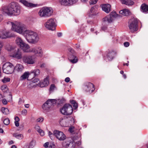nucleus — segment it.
<instances>
[{
	"label": "nucleus",
	"instance_id": "1",
	"mask_svg": "<svg viewBox=\"0 0 148 148\" xmlns=\"http://www.w3.org/2000/svg\"><path fill=\"white\" fill-rule=\"evenodd\" d=\"M12 31L24 36L27 41L32 44H36L39 38L37 33L34 31L27 29V26L19 21L10 22Z\"/></svg>",
	"mask_w": 148,
	"mask_h": 148
},
{
	"label": "nucleus",
	"instance_id": "2",
	"mask_svg": "<svg viewBox=\"0 0 148 148\" xmlns=\"http://www.w3.org/2000/svg\"><path fill=\"white\" fill-rule=\"evenodd\" d=\"M3 11L9 16H17L20 13L21 8L18 3L13 2L8 6L5 7Z\"/></svg>",
	"mask_w": 148,
	"mask_h": 148
},
{
	"label": "nucleus",
	"instance_id": "3",
	"mask_svg": "<svg viewBox=\"0 0 148 148\" xmlns=\"http://www.w3.org/2000/svg\"><path fill=\"white\" fill-rule=\"evenodd\" d=\"M53 12V10L51 8L45 7L40 10L38 14L41 17H46L50 16Z\"/></svg>",
	"mask_w": 148,
	"mask_h": 148
},
{
	"label": "nucleus",
	"instance_id": "4",
	"mask_svg": "<svg viewBox=\"0 0 148 148\" xmlns=\"http://www.w3.org/2000/svg\"><path fill=\"white\" fill-rule=\"evenodd\" d=\"M44 26L47 29L54 31L56 29L57 26V22L56 20L53 18H51L48 19L45 23Z\"/></svg>",
	"mask_w": 148,
	"mask_h": 148
},
{
	"label": "nucleus",
	"instance_id": "5",
	"mask_svg": "<svg viewBox=\"0 0 148 148\" xmlns=\"http://www.w3.org/2000/svg\"><path fill=\"white\" fill-rule=\"evenodd\" d=\"M3 72L6 74L12 73L14 71V66L12 64L9 62H6L3 65Z\"/></svg>",
	"mask_w": 148,
	"mask_h": 148
},
{
	"label": "nucleus",
	"instance_id": "6",
	"mask_svg": "<svg viewBox=\"0 0 148 148\" xmlns=\"http://www.w3.org/2000/svg\"><path fill=\"white\" fill-rule=\"evenodd\" d=\"M73 111L72 107L69 104H65L60 109V112L64 115H70L72 113Z\"/></svg>",
	"mask_w": 148,
	"mask_h": 148
},
{
	"label": "nucleus",
	"instance_id": "7",
	"mask_svg": "<svg viewBox=\"0 0 148 148\" xmlns=\"http://www.w3.org/2000/svg\"><path fill=\"white\" fill-rule=\"evenodd\" d=\"M128 26L131 32L134 33L138 29L137 19L135 18L131 19L129 22Z\"/></svg>",
	"mask_w": 148,
	"mask_h": 148
},
{
	"label": "nucleus",
	"instance_id": "8",
	"mask_svg": "<svg viewBox=\"0 0 148 148\" xmlns=\"http://www.w3.org/2000/svg\"><path fill=\"white\" fill-rule=\"evenodd\" d=\"M120 15L117 14L115 12L112 11L109 15L103 18V21L105 22L111 23L116 18L120 17Z\"/></svg>",
	"mask_w": 148,
	"mask_h": 148
},
{
	"label": "nucleus",
	"instance_id": "9",
	"mask_svg": "<svg viewBox=\"0 0 148 148\" xmlns=\"http://www.w3.org/2000/svg\"><path fill=\"white\" fill-rule=\"evenodd\" d=\"M56 100L54 99H49L42 106L43 110L46 112L48 111L50 109L52 106L55 104Z\"/></svg>",
	"mask_w": 148,
	"mask_h": 148
},
{
	"label": "nucleus",
	"instance_id": "10",
	"mask_svg": "<svg viewBox=\"0 0 148 148\" xmlns=\"http://www.w3.org/2000/svg\"><path fill=\"white\" fill-rule=\"evenodd\" d=\"M68 50L70 52L69 58V61L73 63H76L77 62V59L75 56L74 51L71 48H69Z\"/></svg>",
	"mask_w": 148,
	"mask_h": 148
},
{
	"label": "nucleus",
	"instance_id": "11",
	"mask_svg": "<svg viewBox=\"0 0 148 148\" xmlns=\"http://www.w3.org/2000/svg\"><path fill=\"white\" fill-rule=\"evenodd\" d=\"M23 62L25 64H32L35 63V60L32 56H25L22 57Z\"/></svg>",
	"mask_w": 148,
	"mask_h": 148
},
{
	"label": "nucleus",
	"instance_id": "12",
	"mask_svg": "<svg viewBox=\"0 0 148 148\" xmlns=\"http://www.w3.org/2000/svg\"><path fill=\"white\" fill-rule=\"evenodd\" d=\"M55 136L60 141H63L66 138V136L64 133L61 131L55 130L54 131Z\"/></svg>",
	"mask_w": 148,
	"mask_h": 148
},
{
	"label": "nucleus",
	"instance_id": "13",
	"mask_svg": "<svg viewBox=\"0 0 148 148\" xmlns=\"http://www.w3.org/2000/svg\"><path fill=\"white\" fill-rule=\"evenodd\" d=\"M95 89L94 85L89 82L86 83L83 87V89L85 91L90 93L93 92Z\"/></svg>",
	"mask_w": 148,
	"mask_h": 148
},
{
	"label": "nucleus",
	"instance_id": "14",
	"mask_svg": "<svg viewBox=\"0 0 148 148\" xmlns=\"http://www.w3.org/2000/svg\"><path fill=\"white\" fill-rule=\"evenodd\" d=\"M78 0H59L60 4L63 6L72 5L77 3Z\"/></svg>",
	"mask_w": 148,
	"mask_h": 148
},
{
	"label": "nucleus",
	"instance_id": "15",
	"mask_svg": "<svg viewBox=\"0 0 148 148\" xmlns=\"http://www.w3.org/2000/svg\"><path fill=\"white\" fill-rule=\"evenodd\" d=\"M31 51V52L33 53L40 57H42L43 55L42 48L39 46H36L32 48Z\"/></svg>",
	"mask_w": 148,
	"mask_h": 148
},
{
	"label": "nucleus",
	"instance_id": "16",
	"mask_svg": "<svg viewBox=\"0 0 148 148\" xmlns=\"http://www.w3.org/2000/svg\"><path fill=\"white\" fill-rule=\"evenodd\" d=\"M10 56L12 57L17 59H20L22 58L21 52L18 49L17 50L13 51L12 53H11Z\"/></svg>",
	"mask_w": 148,
	"mask_h": 148
},
{
	"label": "nucleus",
	"instance_id": "17",
	"mask_svg": "<svg viewBox=\"0 0 148 148\" xmlns=\"http://www.w3.org/2000/svg\"><path fill=\"white\" fill-rule=\"evenodd\" d=\"M67 118L64 117L60 119L59 120V123L62 127H69L68 122Z\"/></svg>",
	"mask_w": 148,
	"mask_h": 148
},
{
	"label": "nucleus",
	"instance_id": "18",
	"mask_svg": "<svg viewBox=\"0 0 148 148\" xmlns=\"http://www.w3.org/2000/svg\"><path fill=\"white\" fill-rule=\"evenodd\" d=\"M19 2L22 3L24 5L27 7L30 8L35 7L37 6V5L29 3L25 0H20Z\"/></svg>",
	"mask_w": 148,
	"mask_h": 148
},
{
	"label": "nucleus",
	"instance_id": "19",
	"mask_svg": "<svg viewBox=\"0 0 148 148\" xmlns=\"http://www.w3.org/2000/svg\"><path fill=\"white\" fill-rule=\"evenodd\" d=\"M20 47L24 52L31 53V49H30L29 46L25 42Z\"/></svg>",
	"mask_w": 148,
	"mask_h": 148
},
{
	"label": "nucleus",
	"instance_id": "20",
	"mask_svg": "<svg viewBox=\"0 0 148 148\" xmlns=\"http://www.w3.org/2000/svg\"><path fill=\"white\" fill-rule=\"evenodd\" d=\"M49 78L47 77L45 78L42 81L40 82L38 85L41 87H43L48 86L49 84Z\"/></svg>",
	"mask_w": 148,
	"mask_h": 148
},
{
	"label": "nucleus",
	"instance_id": "21",
	"mask_svg": "<svg viewBox=\"0 0 148 148\" xmlns=\"http://www.w3.org/2000/svg\"><path fill=\"white\" fill-rule=\"evenodd\" d=\"M10 32L3 30L0 31V38L2 39H5L10 38L11 36L9 34Z\"/></svg>",
	"mask_w": 148,
	"mask_h": 148
},
{
	"label": "nucleus",
	"instance_id": "22",
	"mask_svg": "<svg viewBox=\"0 0 148 148\" xmlns=\"http://www.w3.org/2000/svg\"><path fill=\"white\" fill-rule=\"evenodd\" d=\"M102 10L106 13L111 11V6L109 4H103L101 5Z\"/></svg>",
	"mask_w": 148,
	"mask_h": 148
},
{
	"label": "nucleus",
	"instance_id": "23",
	"mask_svg": "<svg viewBox=\"0 0 148 148\" xmlns=\"http://www.w3.org/2000/svg\"><path fill=\"white\" fill-rule=\"evenodd\" d=\"M24 67L22 65L18 64H16L15 67H14V70L17 72H21L24 69Z\"/></svg>",
	"mask_w": 148,
	"mask_h": 148
},
{
	"label": "nucleus",
	"instance_id": "24",
	"mask_svg": "<svg viewBox=\"0 0 148 148\" xmlns=\"http://www.w3.org/2000/svg\"><path fill=\"white\" fill-rule=\"evenodd\" d=\"M98 7V6L95 5L91 8L90 11V14L92 16L96 15L97 14V11Z\"/></svg>",
	"mask_w": 148,
	"mask_h": 148
},
{
	"label": "nucleus",
	"instance_id": "25",
	"mask_svg": "<svg viewBox=\"0 0 148 148\" xmlns=\"http://www.w3.org/2000/svg\"><path fill=\"white\" fill-rule=\"evenodd\" d=\"M115 54V53L113 51L109 52L107 55V58L108 60H112L114 58Z\"/></svg>",
	"mask_w": 148,
	"mask_h": 148
},
{
	"label": "nucleus",
	"instance_id": "26",
	"mask_svg": "<svg viewBox=\"0 0 148 148\" xmlns=\"http://www.w3.org/2000/svg\"><path fill=\"white\" fill-rule=\"evenodd\" d=\"M15 42L16 44L19 47L24 42L22 38L19 37H18L16 38Z\"/></svg>",
	"mask_w": 148,
	"mask_h": 148
},
{
	"label": "nucleus",
	"instance_id": "27",
	"mask_svg": "<svg viewBox=\"0 0 148 148\" xmlns=\"http://www.w3.org/2000/svg\"><path fill=\"white\" fill-rule=\"evenodd\" d=\"M29 75H30V74L29 72H25L20 77V79L21 81L25 80L26 79H28Z\"/></svg>",
	"mask_w": 148,
	"mask_h": 148
},
{
	"label": "nucleus",
	"instance_id": "28",
	"mask_svg": "<svg viewBox=\"0 0 148 148\" xmlns=\"http://www.w3.org/2000/svg\"><path fill=\"white\" fill-rule=\"evenodd\" d=\"M123 4L128 5H132L134 4V2L131 0H120Z\"/></svg>",
	"mask_w": 148,
	"mask_h": 148
},
{
	"label": "nucleus",
	"instance_id": "29",
	"mask_svg": "<svg viewBox=\"0 0 148 148\" xmlns=\"http://www.w3.org/2000/svg\"><path fill=\"white\" fill-rule=\"evenodd\" d=\"M119 13L123 15L127 16L130 14V12L129 10L124 9L120 11Z\"/></svg>",
	"mask_w": 148,
	"mask_h": 148
},
{
	"label": "nucleus",
	"instance_id": "30",
	"mask_svg": "<svg viewBox=\"0 0 148 148\" xmlns=\"http://www.w3.org/2000/svg\"><path fill=\"white\" fill-rule=\"evenodd\" d=\"M30 75L31 74H34V77H35L38 75L40 73V71L39 69H35L31 70L29 72Z\"/></svg>",
	"mask_w": 148,
	"mask_h": 148
},
{
	"label": "nucleus",
	"instance_id": "31",
	"mask_svg": "<svg viewBox=\"0 0 148 148\" xmlns=\"http://www.w3.org/2000/svg\"><path fill=\"white\" fill-rule=\"evenodd\" d=\"M141 10L143 12H147L148 11V5L145 3L143 4L141 6Z\"/></svg>",
	"mask_w": 148,
	"mask_h": 148
},
{
	"label": "nucleus",
	"instance_id": "32",
	"mask_svg": "<svg viewBox=\"0 0 148 148\" xmlns=\"http://www.w3.org/2000/svg\"><path fill=\"white\" fill-rule=\"evenodd\" d=\"M68 122L69 127L73 125L75 123V121L74 118L72 116H70L67 118Z\"/></svg>",
	"mask_w": 148,
	"mask_h": 148
},
{
	"label": "nucleus",
	"instance_id": "33",
	"mask_svg": "<svg viewBox=\"0 0 148 148\" xmlns=\"http://www.w3.org/2000/svg\"><path fill=\"white\" fill-rule=\"evenodd\" d=\"M38 84H35V83H34L31 81L30 82L29 84L28 85L27 87L29 89H32L33 88L36 87L37 86H38Z\"/></svg>",
	"mask_w": 148,
	"mask_h": 148
},
{
	"label": "nucleus",
	"instance_id": "34",
	"mask_svg": "<svg viewBox=\"0 0 148 148\" xmlns=\"http://www.w3.org/2000/svg\"><path fill=\"white\" fill-rule=\"evenodd\" d=\"M71 140V141L69 143H67L66 145L69 148H75V143L73 142V140Z\"/></svg>",
	"mask_w": 148,
	"mask_h": 148
},
{
	"label": "nucleus",
	"instance_id": "35",
	"mask_svg": "<svg viewBox=\"0 0 148 148\" xmlns=\"http://www.w3.org/2000/svg\"><path fill=\"white\" fill-rule=\"evenodd\" d=\"M36 129L37 132L40 133L41 136H43L45 135L44 132L42 130L40 129V127L39 126H37L36 127Z\"/></svg>",
	"mask_w": 148,
	"mask_h": 148
},
{
	"label": "nucleus",
	"instance_id": "36",
	"mask_svg": "<svg viewBox=\"0 0 148 148\" xmlns=\"http://www.w3.org/2000/svg\"><path fill=\"white\" fill-rule=\"evenodd\" d=\"M2 112L4 114L7 115L9 114V110L7 108L2 107L1 109Z\"/></svg>",
	"mask_w": 148,
	"mask_h": 148
},
{
	"label": "nucleus",
	"instance_id": "37",
	"mask_svg": "<svg viewBox=\"0 0 148 148\" xmlns=\"http://www.w3.org/2000/svg\"><path fill=\"white\" fill-rule=\"evenodd\" d=\"M70 102L73 106L74 109H76L78 107V104L76 101L74 100H72L70 101Z\"/></svg>",
	"mask_w": 148,
	"mask_h": 148
},
{
	"label": "nucleus",
	"instance_id": "38",
	"mask_svg": "<svg viewBox=\"0 0 148 148\" xmlns=\"http://www.w3.org/2000/svg\"><path fill=\"white\" fill-rule=\"evenodd\" d=\"M14 136L16 138L19 140H21L23 138V135L22 134H14Z\"/></svg>",
	"mask_w": 148,
	"mask_h": 148
},
{
	"label": "nucleus",
	"instance_id": "39",
	"mask_svg": "<svg viewBox=\"0 0 148 148\" xmlns=\"http://www.w3.org/2000/svg\"><path fill=\"white\" fill-rule=\"evenodd\" d=\"M1 89L3 92H5L8 90V88L6 85H4L1 86Z\"/></svg>",
	"mask_w": 148,
	"mask_h": 148
},
{
	"label": "nucleus",
	"instance_id": "40",
	"mask_svg": "<svg viewBox=\"0 0 148 148\" xmlns=\"http://www.w3.org/2000/svg\"><path fill=\"white\" fill-rule=\"evenodd\" d=\"M68 131L71 133H73L74 132L75 128L74 126H69Z\"/></svg>",
	"mask_w": 148,
	"mask_h": 148
},
{
	"label": "nucleus",
	"instance_id": "41",
	"mask_svg": "<svg viewBox=\"0 0 148 148\" xmlns=\"http://www.w3.org/2000/svg\"><path fill=\"white\" fill-rule=\"evenodd\" d=\"M10 122V121L9 119L8 118H7L5 119L3 121V123L4 124L6 125H8Z\"/></svg>",
	"mask_w": 148,
	"mask_h": 148
},
{
	"label": "nucleus",
	"instance_id": "42",
	"mask_svg": "<svg viewBox=\"0 0 148 148\" xmlns=\"http://www.w3.org/2000/svg\"><path fill=\"white\" fill-rule=\"evenodd\" d=\"M48 135L50 138L52 140H53L54 139V131L53 132V134H52L51 132L49 131L48 132Z\"/></svg>",
	"mask_w": 148,
	"mask_h": 148
},
{
	"label": "nucleus",
	"instance_id": "43",
	"mask_svg": "<svg viewBox=\"0 0 148 148\" xmlns=\"http://www.w3.org/2000/svg\"><path fill=\"white\" fill-rule=\"evenodd\" d=\"M10 79L7 77H4L2 80V81L4 83L9 82L10 81Z\"/></svg>",
	"mask_w": 148,
	"mask_h": 148
},
{
	"label": "nucleus",
	"instance_id": "44",
	"mask_svg": "<svg viewBox=\"0 0 148 148\" xmlns=\"http://www.w3.org/2000/svg\"><path fill=\"white\" fill-rule=\"evenodd\" d=\"M39 80L38 78H36L34 79H32L31 81V82H33L34 83H35V84H38Z\"/></svg>",
	"mask_w": 148,
	"mask_h": 148
},
{
	"label": "nucleus",
	"instance_id": "45",
	"mask_svg": "<svg viewBox=\"0 0 148 148\" xmlns=\"http://www.w3.org/2000/svg\"><path fill=\"white\" fill-rule=\"evenodd\" d=\"M6 48V49L8 51H14L13 47L10 45H9Z\"/></svg>",
	"mask_w": 148,
	"mask_h": 148
},
{
	"label": "nucleus",
	"instance_id": "46",
	"mask_svg": "<svg viewBox=\"0 0 148 148\" xmlns=\"http://www.w3.org/2000/svg\"><path fill=\"white\" fill-rule=\"evenodd\" d=\"M55 88H56V87L54 84H51V85L50 88V89H49L50 91V92L53 91V90L55 89Z\"/></svg>",
	"mask_w": 148,
	"mask_h": 148
},
{
	"label": "nucleus",
	"instance_id": "47",
	"mask_svg": "<svg viewBox=\"0 0 148 148\" xmlns=\"http://www.w3.org/2000/svg\"><path fill=\"white\" fill-rule=\"evenodd\" d=\"M98 1V0H91L90 2V4H96Z\"/></svg>",
	"mask_w": 148,
	"mask_h": 148
},
{
	"label": "nucleus",
	"instance_id": "48",
	"mask_svg": "<svg viewBox=\"0 0 148 148\" xmlns=\"http://www.w3.org/2000/svg\"><path fill=\"white\" fill-rule=\"evenodd\" d=\"M27 111L26 109L23 110L22 111V114L24 115H26L27 114Z\"/></svg>",
	"mask_w": 148,
	"mask_h": 148
},
{
	"label": "nucleus",
	"instance_id": "49",
	"mask_svg": "<svg viewBox=\"0 0 148 148\" xmlns=\"http://www.w3.org/2000/svg\"><path fill=\"white\" fill-rule=\"evenodd\" d=\"M49 142H47L45 143L44 144V146L45 148H47L49 147Z\"/></svg>",
	"mask_w": 148,
	"mask_h": 148
},
{
	"label": "nucleus",
	"instance_id": "50",
	"mask_svg": "<svg viewBox=\"0 0 148 148\" xmlns=\"http://www.w3.org/2000/svg\"><path fill=\"white\" fill-rule=\"evenodd\" d=\"M43 121V119L42 117L40 118L37 120V121L38 122H41Z\"/></svg>",
	"mask_w": 148,
	"mask_h": 148
},
{
	"label": "nucleus",
	"instance_id": "51",
	"mask_svg": "<svg viewBox=\"0 0 148 148\" xmlns=\"http://www.w3.org/2000/svg\"><path fill=\"white\" fill-rule=\"evenodd\" d=\"M2 102L3 104L6 105L7 104L8 102L5 99H3L2 100Z\"/></svg>",
	"mask_w": 148,
	"mask_h": 148
},
{
	"label": "nucleus",
	"instance_id": "52",
	"mask_svg": "<svg viewBox=\"0 0 148 148\" xmlns=\"http://www.w3.org/2000/svg\"><path fill=\"white\" fill-rule=\"evenodd\" d=\"M130 45V43L128 42H125L124 43V45L125 47H128Z\"/></svg>",
	"mask_w": 148,
	"mask_h": 148
},
{
	"label": "nucleus",
	"instance_id": "53",
	"mask_svg": "<svg viewBox=\"0 0 148 148\" xmlns=\"http://www.w3.org/2000/svg\"><path fill=\"white\" fill-rule=\"evenodd\" d=\"M14 120L15 121L14 122H19L20 121V119L19 118L16 116L15 117Z\"/></svg>",
	"mask_w": 148,
	"mask_h": 148
},
{
	"label": "nucleus",
	"instance_id": "54",
	"mask_svg": "<svg viewBox=\"0 0 148 148\" xmlns=\"http://www.w3.org/2000/svg\"><path fill=\"white\" fill-rule=\"evenodd\" d=\"M55 146V145L54 143H52L50 145L49 144V148H52V147L54 148Z\"/></svg>",
	"mask_w": 148,
	"mask_h": 148
},
{
	"label": "nucleus",
	"instance_id": "55",
	"mask_svg": "<svg viewBox=\"0 0 148 148\" xmlns=\"http://www.w3.org/2000/svg\"><path fill=\"white\" fill-rule=\"evenodd\" d=\"M70 79L69 77H66L65 79V81L66 82H69Z\"/></svg>",
	"mask_w": 148,
	"mask_h": 148
},
{
	"label": "nucleus",
	"instance_id": "56",
	"mask_svg": "<svg viewBox=\"0 0 148 148\" xmlns=\"http://www.w3.org/2000/svg\"><path fill=\"white\" fill-rule=\"evenodd\" d=\"M14 124L16 127H18L19 125V123L18 122H14Z\"/></svg>",
	"mask_w": 148,
	"mask_h": 148
},
{
	"label": "nucleus",
	"instance_id": "57",
	"mask_svg": "<svg viewBox=\"0 0 148 148\" xmlns=\"http://www.w3.org/2000/svg\"><path fill=\"white\" fill-rule=\"evenodd\" d=\"M3 19V17L2 14H0V22L2 21Z\"/></svg>",
	"mask_w": 148,
	"mask_h": 148
},
{
	"label": "nucleus",
	"instance_id": "58",
	"mask_svg": "<svg viewBox=\"0 0 148 148\" xmlns=\"http://www.w3.org/2000/svg\"><path fill=\"white\" fill-rule=\"evenodd\" d=\"M81 144V143L80 141H78L76 143V145L77 146H79Z\"/></svg>",
	"mask_w": 148,
	"mask_h": 148
},
{
	"label": "nucleus",
	"instance_id": "59",
	"mask_svg": "<svg viewBox=\"0 0 148 148\" xmlns=\"http://www.w3.org/2000/svg\"><path fill=\"white\" fill-rule=\"evenodd\" d=\"M22 99L21 98H19V101H18V104L19 105H20V104H21V103H22Z\"/></svg>",
	"mask_w": 148,
	"mask_h": 148
},
{
	"label": "nucleus",
	"instance_id": "60",
	"mask_svg": "<svg viewBox=\"0 0 148 148\" xmlns=\"http://www.w3.org/2000/svg\"><path fill=\"white\" fill-rule=\"evenodd\" d=\"M106 29L107 27L106 26L102 27H101V29L103 31H105L106 30Z\"/></svg>",
	"mask_w": 148,
	"mask_h": 148
},
{
	"label": "nucleus",
	"instance_id": "61",
	"mask_svg": "<svg viewBox=\"0 0 148 148\" xmlns=\"http://www.w3.org/2000/svg\"><path fill=\"white\" fill-rule=\"evenodd\" d=\"M13 143H14V142H13V141L12 140H11L9 142L8 144L9 145H11L13 144Z\"/></svg>",
	"mask_w": 148,
	"mask_h": 148
},
{
	"label": "nucleus",
	"instance_id": "62",
	"mask_svg": "<svg viewBox=\"0 0 148 148\" xmlns=\"http://www.w3.org/2000/svg\"><path fill=\"white\" fill-rule=\"evenodd\" d=\"M62 34L61 33H58V37H60L62 36Z\"/></svg>",
	"mask_w": 148,
	"mask_h": 148
},
{
	"label": "nucleus",
	"instance_id": "63",
	"mask_svg": "<svg viewBox=\"0 0 148 148\" xmlns=\"http://www.w3.org/2000/svg\"><path fill=\"white\" fill-rule=\"evenodd\" d=\"M45 67V64H42L40 66V67L41 68H44Z\"/></svg>",
	"mask_w": 148,
	"mask_h": 148
},
{
	"label": "nucleus",
	"instance_id": "64",
	"mask_svg": "<svg viewBox=\"0 0 148 148\" xmlns=\"http://www.w3.org/2000/svg\"><path fill=\"white\" fill-rule=\"evenodd\" d=\"M4 132L2 128H0V133H3Z\"/></svg>",
	"mask_w": 148,
	"mask_h": 148
}]
</instances>
